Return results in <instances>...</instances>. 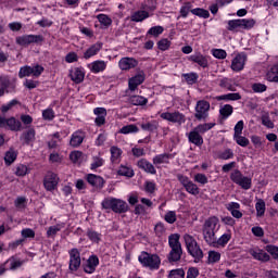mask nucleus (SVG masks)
Here are the masks:
<instances>
[{
  "instance_id": "nucleus-1",
  "label": "nucleus",
  "mask_w": 278,
  "mask_h": 278,
  "mask_svg": "<svg viewBox=\"0 0 278 278\" xmlns=\"http://www.w3.org/2000/svg\"><path fill=\"white\" fill-rule=\"evenodd\" d=\"M218 217L211 216L207 219H205L203 226H202V233L204 241L210 247H216V225H218Z\"/></svg>"
},
{
  "instance_id": "nucleus-2",
  "label": "nucleus",
  "mask_w": 278,
  "mask_h": 278,
  "mask_svg": "<svg viewBox=\"0 0 278 278\" xmlns=\"http://www.w3.org/2000/svg\"><path fill=\"white\" fill-rule=\"evenodd\" d=\"M255 23L256 22L254 18L229 20L227 22L226 29L232 34H238L240 31H251V29L255 27Z\"/></svg>"
},
{
  "instance_id": "nucleus-3",
  "label": "nucleus",
  "mask_w": 278,
  "mask_h": 278,
  "mask_svg": "<svg viewBox=\"0 0 278 278\" xmlns=\"http://www.w3.org/2000/svg\"><path fill=\"white\" fill-rule=\"evenodd\" d=\"M138 262L142 268H148L149 270H160V266H162V258L160 255L149 253L147 251H142L140 253L138 256Z\"/></svg>"
},
{
  "instance_id": "nucleus-4",
  "label": "nucleus",
  "mask_w": 278,
  "mask_h": 278,
  "mask_svg": "<svg viewBox=\"0 0 278 278\" xmlns=\"http://www.w3.org/2000/svg\"><path fill=\"white\" fill-rule=\"evenodd\" d=\"M101 205L103 210H111L114 214H127L129 212V204L118 198H105Z\"/></svg>"
},
{
  "instance_id": "nucleus-5",
  "label": "nucleus",
  "mask_w": 278,
  "mask_h": 278,
  "mask_svg": "<svg viewBox=\"0 0 278 278\" xmlns=\"http://www.w3.org/2000/svg\"><path fill=\"white\" fill-rule=\"evenodd\" d=\"M184 240L189 255L194 258L195 263L201 262L203 260V250H201V245H199L197 239L191 235H185Z\"/></svg>"
},
{
  "instance_id": "nucleus-6",
  "label": "nucleus",
  "mask_w": 278,
  "mask_h": 278,
  "mask_svg": "<svg viewBox=\"0 0 278 278\" xmlns=\"http://www.w3.org/2000/svg\"><path fill=\"white\" fill-rule=\"evenodd\" d=\"M230 179L233 184L240 186L242 190H251V187L253 186L251 177L244 176L240 169H235L230 174Z\"/></svg>"
},
{
  "instance_id": "nucleus-7",
  "label": "nucleus",
  "mask_w": 278,
  "mask_h": 278,
  "mask_svg": "<svg viewBox=\"0 0 278 278\" xmlns=\"http://www.w3.org/2000/svg\"><path fill=\"white\" fill-rule=\"evenodd\" d=\"M68 270L70 273H77L81 268V252L77 248H73L68 251Z\"/></svg>"
},
{
  "instance_id": "nucleus-8",
  "label": "nucleus",
  "mask_w": 278,
  "mask_h": 278,
  "mask_svg": "<svg viewBox=\"0 0 278 278\" xmlns=\"http://www.w3.org/2000/svg\"><path fill=\"white\" fill-rule=\"evenodd\" d=\"M100 263L101 262L99 261V256L97 254H91L87 260L83 258V271L86 275H94V273H97V268H99Z\"/></svg>"
},
{
  "instance_id": "nucleus-9",
  "label": "nucleus",
  "mask_w": 278,
  "mask_h": 278,
  "mask_svg": "<svg viewBox=\"0 0 278 278\" xmlns=\"http://www.w3.org/2000/svg\"><path fill=\"white\" fill-rule=\"evenodd\" d=\"M194 111V118L197 121H207V117L210 116V102H207V100H199Z\"/></svg>"
},
{
  "instance_id": "nucleus-10",
  "label": "nucleus",
  "mask_w": 278,
  "mask_h": 278,
  "mask_svg": "<svg viewBox=\"0 0 278 278\" xmlns=\"http://www.w3.org/2000/svg\"><path fill=\"white\" fill-rule=\"evenodd\" d=\"M160 117L163 121H167L168 123H173L174 125H184L186 123V115L179 111L175 112H164L161 113Z\"/></svg>"
},
{
  "instance_id": "nucleus-11",
  "label": "nucleus",
  "mask_w": 278,
  "mask_h": 278,
  "mask_svg": "<svg viewBox=\"0 0 278 278\" xmlns=\"http://www.w3.org/2000/svg\"><path fill=\"white\" fill-rule=\"evenodd\" d=\"M21 121L10 117L0 116V129H10V131H21Z\"/></svg>"
},
{
  "instance_id": "nucleus-12",
  "label": "nucleus",
  "mask_w": 278,
  "mask_h": 278,
  "mask_svg": "<svg viewBox=\"0 0 278 278\" xmlns=\"http://www.w3.org/2000/svg\"><path fill=\"white\" fill-rule=\"evenodd\" d=\"M188 61L192 64H198L200 68H210V56L204 55L201 52H195L188 56Z\"/></svg>"
},
{
  "instance_id": "nucleus-13",
  "label": "nucleus",
  "mask_w": 278,
  "mask_h": 278,
  "mask_svg": "<svg viewBox=\"0 0 278 278\" xmlns=\"http://www.w3.org/2000/svg\"><path fill=\"white\" fill-rule=\"evenodd\" d=\"M146 79L147 76L144 75V71H140L128 79V90H130V92H136V90H138V86H142Z\"/></svg>"
},
{
  "instance_id": "nucleus-14",
  "label": "nucleus",
  "mask_w": 278,
  "mask_h": 278,
  "mask_svg": "<svg viewBox=\"0 0 278 278\" xmlns=\"http://www.w3.org/2000/svg\"><path fill=\"white\" fill-rule=\"evenodd\" d=\"M245 64H247V53L240 52L232 59L231 68L235 73H240V71H244Z\"/></svg>"
},
{
  "instance_id": "nucleus-15",
  "label": "nucleus",
  "mask_w": 278,
  "mask_h": 278,
  "mask_svg": "<svg viewBox=\"0 0 278 278\" xmlns=\"http://www.w3.org/2000/svg\"><path fill=\"white\" fill-rule=\"evenodd\" d=\"M138 64V60L131 56H124L118 61V67L125 72L137 68Z\"/></svg>"
},
{
  "instance_id": "nucleus-16",
  "label": "nucleus",
  "mask_w": 278,
  "mask_h": 278,
  "mask_svg": "<svg viewBox=\"0 0 278 278\" xmlns=\"http://www.w3.org/2000/svg\"><path fill=\"white\" fill-rule=\"evenodd\" d=\"M68 77L74 84H83L84 79H86V68L83 66L74 67L73 70H70Z\"/></svg>"
},
{
  "instance_id": "nucleus-17",
  "label": "nucleus",
  "mask_w": 278,
  "mask_h": 278,
  "mask_svg": "<svg viewBox=\"0 0 278 278\" xmlns=\"http://www.w3.org/2000/svg\"><path fill=\"white\" fill-rule=\"evenodd\" d=\"M174 159L175 154L173 153H161L153 156L152 163L156 168H160L161 164H170V160Z\"/></svg>"
},
{
  "instance_id": "nucleus-18",
  "label": "nucleus",
  "mask_w": 278,
  "mask_h": 278,
  "mask_svg": "<svg viewBox=\"0 0 278 278\" xmlns=\"http://www.w3.org/2000/svg\"><path fill=\"white\" fill-rule=\"evenodd\" d=\"M85 138H86V132H84V130L81 129H78L72 134L70 139V144L73 147V149H77L81 147Z\"/></svg>"
},
{
  "instance_id": "nucleus-19",
  "label": "nucleus",
  "mask_w": 278,
  "mask_h": 278,
  "mask_svg": "<svg viewBox=\"0 0 278 278\" xmlns=\"http://www.w3.org/2000/svg\"><path fill=\"white\" fill-rule=\"evenodd\" d=\"M137 167L140 168V170L148 173V175H157V169H155V165L149 162V160L147 159H140L137 162Z\"/></svg>"
},
{
  "instance_id": "nucleus-20",
  "label": "nucleus",
  "mask_w": 278,
  "mask_h": 278,
  "mask_svg": "<svg viewBox=\"0 0 278 278\" xmlns=\"http://www.w3.org/2000/svg\"><path fill=\"white\" fill-rule=\"evenodd\" d=\"M186 136L190 144H194V147H198L199 149L203 147V135L199 134L197 130L192 129L191 131L186 134Z\"/></svg>"
},
{
  "instance_id": "nucleus-21",
  "label": "nucleus",
  "mask_w": 278,
  "mask_h": 278,
  "mask_svg": "<svg viewBox=\"0 0 278 278\" xmlns=\"http://www.w3.org/2000/svg\"><path fill=\"white\" fill-rule=\"evenodd\" d=\"M43 186L49 192L55 190L58 188V175L48 174L43 179Z\"/></svg>"
},
{
  "instance_id": "nucleus-22",
  "label": "nucleus",
  "mask_w": 278,
  "mask_h": 278,
  "mask_svg": "<svg viewBox=\"0 0 278 278\" xmlns=\"http://www.w3.org/2000/svg\"><path fill=\"white\" fill-rule=\"evenodd\" d=\"M86 179H87V182L93 188H99L101 190V188L105 186V180L103 179V177L99 175L88 174Z\"/></svg>"
},
{
  "instance_id": "nucleus-23",
  "label": "nucleus",
  "mask_w": 278,
  "mask_h": 278,
  "mask_svg": "<svg viewBox=\"0 0 278 278\" xmlns=\"http://www.w3.org/2000/svg\"><path fill=\"white\" fill-rule=\"evenodd\" d=\"M181 255H184L182 248H170V251L167 254V260L169 264H175L181 261Z\"/></svg>"
},
{
  "instance_id": "nucleus-24",
  "label": "nucleus",
  "mask_w": 278,
  "mask_h": 278,
  "mask_svg": "<svg viewBox=\"0 0 278 278\" xmlns=\"http://www.w3.org/2000/svg\"><path fill=\"white\" fill-rule=\"evenodd\" d=\"M151 14L147 10H138L131 13L130 21L131 23H142V21H147L150 18Z\"/></svg>"
},
{
  "instance_id": "nucleus-25",
  "label": "nucleus",
  "mask_w": 278,
  "mask_h": 278,
  "mask_svg": "<svg viewBox=\"0 0 278 278\" xmlns=\"http://www.w3.org/2000/svg\"><path fill=\"white\" fill-rule=\"evenodd\" d=\"M226 210L230 212L232 218H242L243 214L240 212V203L238 202H230L226 204Z\"/></svg>"
},
{
  "instance_id": "nucleus-26",
  "label": "nucleus",
  "mask_w": 278,
  "mask_h": 278,
  "mask_svg": "<svg viewBox=\"0 0 278 278\" xmlns=\"http://www.w3.org/2000/svg\"><path fill=\"white\" fill-rule=\"evenodd\" d=\"M111 153V164H121V160L123 157V149L112 146L110 148Z\"/></svg>"
},
{
  "instance_id": "nucleus-27",
  "label": "nucleus",
  "mask_w": 278,
  "mask_h": 278,
  "mask_svg": "<svg viewBox=\"0 0 278 278\" xmlns=\"http://www.w3.org/2000/svg\"><path fill=\"white\" fill-rule=\"evenodd\" d=\"M250 255H252L253 260H257V262H270V255L264 250L255 251L254 249H250Z\"/></svg>"
},
{
  "instance_id": "nucleus-28",
  "label": "nucleus",
  "mask_w": 278,
  "mask_h": 278,
  "mask_svg": "<svg viewBox=\"0 0 278 278\" xmlns=\"http://www.w3.org/2000/svg\"><path fill=\"white\" fill-rule=\"evenodd\" d=\"M102 48H103V43H101V42L93 43L90 48H88L85 51L84 59L90 60V58H94V55H97L99 53V51H101Z\"/></svg>"
},
{
  "instance_id": "nucleus-29",
  "label": "nucleus",
  "mask_w": 278,
  "mask_h": 278,
  "mask_svg": "<svg viewBox=\"0 0 278 278\" xmlns=\"http://www.w3.org/2000/svg\"><path fill=\"white\" fill-rule=\"evenodd\" d=\"M117 175H119V177H127V179H131V177H135L136 172H134V168L129 165H119Z\"/></svg>"
},
{
  "instance_id": "nucleus-30",
  "label": "nucleus",
  "mask_w": 278,
  "mask_h": 278,
  "mask_svg": "<svg viewBox=\"0 0 278 278\" xmlns=\"http://www.w3.org/2000/svg\"><path fill=\"white\" fill-rule=\"evenodd\" d=\"M159 127L160 123H157V121L155 119L140 124V128L142 129V131H149V134H155Z\"/></svg>"
},
{
  "instance_id": "nucleus-31",
  "label": "nucleus",
  "mask_w": 278,
  "mask_h": 278,
  "mask_svg": "<svg viewBox=\"0 0 278 278\" xmlns=\"http://www.w3.org/2000/svg\"><path fill=\"white\" fill-rule=\"evenodd\" d=\"M15 42L16 45H20V47H29L31 42H36V36L23 35V36L16 37Z\"/></svg>"
},
{
  "instance_id": "nucleus-32",
  "label": "nucleus",
  "mask_w": 278,
  "mask_h": 278,
  "mask_svg": "<svg viewBox=\"0 0 278 278\" xmlns=\"http://www.w3.org/2000/svg\"><path fill=\"white\" fill-rule=\"evenodd\" d=\"M219 88L223 90H229L230 92H236V86L233 85V79L225 77L219 79Z\"/></svg>"
},
{
  "instance_id": "nucleus-33",
  "label": "nucleus",
  "mask_w": 278,
  "mask_h": 278,
  "mask_svg": "<svg viewBox=\"0 0 278 278\" xmlns=\"http://www.w3.org/2000/svg\"><path fill=\"white\" fill-rule=\"evenodd\" d=\"M233 114V106L231 104H225L219 109V118L220 121H227L229 116Z\"/></svg>"
},
{
  "instance_id": "nucleus-34",
  "label": "nucleus",
  "mask_w": 278,
  "mask_h": 278,
  "mask_svg": "<svg viewBox=\"0 0 278 278\" xmlns=\"http://www.w3.org/2000/svg\"><path fill=\"white\" fill-rule=\"evenodd\" d=\"M87 238H89L90 242L93 244H99L101 242L102 235L92 228H87Z\"/></svg>"
},
{
  "instance_id": "nucleus-35",
  "label": "nucleus",
  "mask_w": 278,
  "mask_h": 278,
  "mask_svg": "<svg viewBox=\"0 0 278 278\" xmlns=\"http://www.w3.org/2000/svg\"><path fill=\"white\" fill-rule=\"evenodd\" d=\"M108 68V63H105V61H93L91 63V67L90 71L91 73H103V71H105Z\"/></svg>"
},
{
  "instance_id": "nucleus-36",
  "label": "nucleus",
  "mask_w": 278,
  "mask_h": 278,
  "mask_svg": "<svg viewBox=\"0 0 278 278\" xmlns=\"http://www.w3.org/2000/svg\"><path fill=\"white\" fill-rule=\"evenodd\" d=\"M128 102L130 105H147V103H149V99L144 98V96H130Z\"/></svg>"
},
{
  "instance_id": "nucleus-37",
  "label": "nucleus",
  "mask_w": 278,
  "mask_h": 278,
  "mask_svg": "<svg viewBox=\"0 0 278 278\" xmlns=\"http://www.w3.org/2000/svg\"><path fill=\"white\" fill-rule=\"evenodd\" d=\"M240 99H242V96L238 92L226 93L216 97V101H240Z\"/></svg>"
},
{
  "instance_id": "nucleus-38",
  "label": "nucleus",
  "mask_w": 278,
  "mask_h": 278,
  "mask_svg": "<svg viewBox=\"0 0 278 278\" xmlns=\"http://www.w3.org/2000/svg\"><path fill=\"white\" fill-rule=\"evenodd\" d=\"M267 81L278 84V64L273 65L266 74Z\"/></svg>"
},
{
  "instance_id": "nucleus-39",
  "label": "nucleus",
  "mask_w": 278,
  "mask_h": 278,
  "mask_svg": "<svg viewBox=\"0 0 278 278\" xmlns=\"http://www.w3.org/2000/svg\"><path fill=\"white\" fill-rule=\"evenodd\" d=\"M30 75H36V67L25 65L20 68V72H18L20 79H23L24 77H30Z\"/></svg>"
},
{
  "instance_id": "nucleus-40",
  "label": "nucleus",
  "mask_w": 278,
  "mask_h": 278,
  "mask_svg": "<svg viewBox=\"0 0 278 278\" xmlns=\"http://www.w3.org/2000/svg\"><path fill=\"white\" fill-rule=\"evenodd\" d=\"M97 20L99 21L100 25L104 29H108L109 27L112 26V17H110L108 14L100 13L97 15Z\"/></svg>"
},
{
  "instance_id": "nucleus-41",
  "label": "nucleus",
  "mask_w": 278,
  "mask_h": 278,
  "mask_svg": "<svg viewBox=\"0 0 278 278\" xmlns=\"http://www.w3.org/2000/svg\"><path fill=\"white\" fill-rule=\"evenodd\" d=\"M182 77L189 86H194L199 81V74L195 72L182 74Z\"/></svg>"
},
{
  "instance_id": "nucleus-42",
  "label": "nucleus",
  "mask_w": 278,
  "mask_h": 278,
  "mask_svg": "<svg viewBox=\"0 0 278 278\" xmlns=\"http://www.w3.org/2000/svg\"><path fill=\"white\" fill-rule=\"evenodd\" d=\"M256 216L257 218H262L266 214V202L260 199L255 203Z\"/></svg>"
},
{
  "instance_id": "nucleus-43",
  "label": "nucleus",
  "mask_w": 278,
  "mask_h": 278,
  "mask_svg": "<svg viewBox=\"0 0 278 278\" xmlns=\"http://www.w3.org/2000/svg\"><path fill=\"white\" fill-rule=\"evenodd\" d=\"M169 249L181 248V242L179 241V233H172L168 237Z\"/></svg>"
},
{
  "instance_id": "nucleus-44",
  "label": "nucleus",
  "mask_w": 278,
  "mask_h": 278,
  "mask_svg": "<svg viewBox=\"0 0 278 278\" xmlns=\"http://www.w3.org/2000/svg\"><path fill=\"white\" fill-rule=\"evenodd\" d=\"M5 264H10V270H16V268H21L23 266V261L16 256H11Z\"/></svg>"
},
{
  "instance_id": "nucleus-45",
  "label": "nucleus",
  "mask_w": 278,
  "mask_h": 278,
  "mask_svg": "<svg viewBox=\"0 0 278 278\" xmlns=\"http://www.w3.org/2000/svg\"><path fill=\"white\" fill-rule=\"evenodd\" d=\"M18 156V153H16V151H14V149H10L5 155H4V162L8 166H10V164H14V162L16 161V157Z\"/></svg>"
},
{
  "instance_id": "nucleus-46",
  "label": "nucleus",
  "mask_w": 278,
  "mask_h": 278,
  "mask_svg": "<svg viewBox=\"0 0 278 278\" xmlns=\"http://www.w3.org/2000/svg\"><path fill=\"white\" fill-rule=\"evenodd\" d=\"M251 89L255 94H262V92H266L268 90V86L262 83H253L251 85Z\"/></svg>"
},
{
  "instance_id": "nucleus-47",
  "label": "nucleus",
  "mask_w": 278,
  "mask_h": 278,
  "mask_svg": "<svg viewBox=\"0 0 278 278\" xmlns=\"http://www.w3.org/2000/svg\"><path fill=\"white\" fill-rule=\"evenodd\" d=\"M105 165V160L101 156H93L92 162L90 164V170H97V168H101V166Z\"/></svg>"
},
{
  "instance_id": "nucleus-48",
  "label": "nucleus",
  "mask_w": 278,
  "mask_h": 278,
  "mask_svg": "<svg viewBox=\"0 0 278 278\" xmlns=\"http://www.w3.org/2000/svg\"><path fill=\"white\" fill-rule=\"evenodd\" d=\"M217 160H233V150L227 148L217 152Z\"/></svg>"
},
{
  "instance_id": "nucleus-49",
  "label": "nucleus",
  "mask_w": 278,
  "mask_h": 278,
  "mask_svg": "<svg viewBox=\"0 0 278 278\" xmlns=\"http://www.w3.org/2000/svg\"><path fill=\"white\" fill-rule=\"evenodd\" d=\"M64 227V224H56L55 226H50L47 230L48 238H53L54 236H58L59 231H62Z\"/></svg>"
},
{
  "instance_id": "nucleus-50",
  "label": "nucleus",
  "mask_w": 278,
  "mask_h": 278,
  "mask_svg": "<svg viewBox=\"0 0 278 278\" xmlns=\"http://www.w3.org/2000/svg\"><path fill=\"white\" fill-rule=\"evenodd\" d=\"M218 262H220V252L210 251L206 264H218Z\"/></svg>"
},
{
  "instance_id": "nucleus-51",
  "label": "nucleus",
  "mask_w": 278,
  "mask_h": 278,
  "mask_svg": "<svg viewBox=\"0 0 278 278\" xmlns=\"http://www.w3.org/2000/svg\"><path fill=\"white\" fill-rule=\"evenodd\" d=\"M186 192L189 194H192L193 197H197L200 194L201 189H199V186L197 184H193L192 181L185 187Z\"/></svg>"
},
{
  "instance_id": "nucleus-52",
  "label": "nucleus",
  "mask_w": 278,
  "mask_h": 278,
  "mask_svg": "<svg viewBox=\"0 0 278 278\" xmlns=\"http://www.w3.org/2000/svg\"><path fill=\"white\" fill-rule=\"evenodd\" d=\"M191 14L199 16V18H207L210 16V11L202 8H195L191 10Z\"/></svg>"
},
{
  "instance_id": "nucleus-53",
  "label": "nucleus",
  "mask_w": 278,
  "mask_h": 278,
  "mask_svg": "<svg viewBox=\"0 0 278 278\" xmlns=\"http://www.w3.org/2000/svg\"><path fill=\"white\" fill-rule=\"evenodd\" d=\"M9 86H10V78L5 76H0V97H3V94H5V90H8Z\"/></svg>"
},
{
  "instance_id": "nucleus-54",
  "label": "nucleus",
  "mask_w": 278,
  "mask_h": 278,
  "mask_svg": "<svg viewBox=\"0 0 278 278\" xmlns=\"http://www.w3.org/2000/svg\"><path fill=\"white\" fill-rule=\"evenodd\" d=\"M162 34H164V27L162 26H153L147 31L148 36H153L154 38L162 36Z\"/></svg>"
},
{
  "instance_id": "nucleus-55",
  "label": "nucleus",
  "mask_w": 278,
  "mask_h": 278,
  "mask_svg": "<svg viewBox=\"0 0 278 278\" xmlns=\"http://www.w3.org/2000/svg\"><path fill=\"white\" fill-rule=\"evenodd\" d=\"M138 131H140V129L138 128V126H136L134 124L123 126L121 129V134H124V135L138 134Z\"/></svg>"
},
{
  "instance_id": "nucleus-56",
  "label": "nucleus",
  "mask_w": 278,
  "mask_h": 278,
  "mask_svg": "<svg viewBox=\"0 0 278 278\" xmlns=\"http://www.w3.org/2000/svg\"><path fill=\"white\" fill-rule=\"evenodd\" d=\"M155 190H157V185L155 184V181L153 180H147L144 182V191L148 194H153L155 192Z\"/></svg>"
},
{
  "instance_id": "nucleus-57",
  "label": "nucleus",
  "mask_w": 278,
  "mask_h": 278,
  "mask_svg": "<svg viewBox=\"0 0 278 278\" xmlns=\"http://www.w3.org/2000/svg\"><path fill=\"white\" fill-rule=\"evenodd\" d=\"M167 278H186V271L184 268L172 269Z\"/></svg>"
},
{
  "instance_id": "nucleus-58",
  "label": "nucleus",
  "mask_w": 278,
  "mask_h": 278,
  "mask_svg": "<svg viewBox=\"0 0 278 278\" xmlns=\"http://www.w3.org/2000/svg\"><path fill=\"white\" fill-rule=\"evenodd\" d=\"M229 240H231V233H224L216 240V244L218 247H227Z\"/></svg>"
},
{
  "instance_id": "nucleus-59",
  "label": "nucleus",
  "mask_w": 278,
  "mask_h": 278,
  "mask_svg": "<svg viewBox=\"0 0 278 278\" xmlns=\"http://www.w3.org/2000/svg\"><path fill=\"white\" fill-rule=\"evenodd\" d=\"M164 220L168 223V225H174V223H177V212L168 211L164 216Z\"/></svg>"
},
{
  "instance_id": "nucleus-60",
  "label": "nucleus",
  "mask_w": 278,
  "mask_h": 278,
  "mask_svg": "<svg viewBox=\"0 0 278 278\" xmlns=\"http://www.w3.org/2000/svg\"><path fill=\"white\" fill-rule=\"evenodd\" d=\"M261 121L262 125H264V127H267V129H275V123L270 121V115H268V113L262 115Z\"/></svg>"
},
{
  "instance_id": "nucleus-61",
  "label": "nucleus",
  "mask_w": 278,
  "mask_h": 278,
  "mask_svg": "<svg viewBox=\"0 0 278 278\" xmlns=\"http://www.w3.org/2000/svg\"><path fill=\"white\" fill-rule=\"evenodd\" d=\"M233 140L239 144V147H247L250 144L249 139L242 135H233Z\"/></svg>"
},
{
  "instance_id": "nucleus-62",
  "label": "nucleus",
  "mask_w": 278,
  "mask_h": 278,
  "mask_svg": "<svg viewBox=\"0 0 278 278\" xmlns=\"http://www.w3.org/2000/svg\"><path fill=\"white\" fill-rule=\"evenodd\" d=\"M265 251L271 255L273 260H278V247L273 244H267Z\"/></svg>"
},
{
  "instance_id": "nucleus-63",
  "label": "nucleus",
  "mask_w": 278,
  "mask_h": 278,
  "mask_svg": "<svg viewBox=\"0 0 278 278\" xmlns=\"http://www.w3.org/2000/svg\"><path fill=\"white\" fill-rule=\"evenodd\" d=\"M42 118L43 121H53V118H55V111H53L51 108L43 110Z\"/></svg>"
},
{
  "instance_id": "nucleus-64",
  "label": "nucleus",
  "mask_w": 278,
  "mask_h": 278,
  "mask_svg": "<svg viewBox=\"0 0 278 278\" xmlns=\"http://www.w3.org/2000/svg\"><path fill=\"white\" fill-rule=\"evenodd\" d=\"M212 55L217 60H225V58H227V51H225L224 49H213Z\"/></svg>"
}]
</instances>
